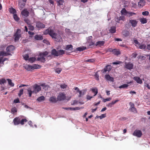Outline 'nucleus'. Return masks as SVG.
Segmentation results:
<instances>
[{
    "label": "nucleus",
    "instance_id": "10",
    "mask_svg": "<svg viewBox=\"0 0 150 150\" xmlns=\"http://www.w3.org/2000/svg\"><path fill=\"white\" fill-rule=\"evenodd\" d=\"M15 47L13 45H10L8 46L6 48V50L9 53L12 52L14 50Z\"/></svg>",
    "mask_w": 150,
    "mask_h": 150
},
{
    "label": "nucleus",
    "instance_id": "31",
    "mask_svg": "<svg viewBox=\"0 0 150 150\" xmlns=\"http://www.w3.org/2000/svg\"><path fill=\"white\" fill-rule=\"evenodd\" d=\"M134 15H136V13H134V12H128V11L127 13V14L126 15V16L128 17H130Z\"/></svg>",
    "mask_w": 150,
    "mask_h": 150
},
{
    "label": "nucleus",
    "instance_id": "26",
    "mask_svg": "<svg viewBox=\"0 0 150 150\" xmlns=\"http://www.w3.org/2000/svg\"><path fill=\"white\" fill-rule=\"evenodd\" d=\"M91 90L92 92L94 93V94L93 96H95L98 93V89L96 88H91Z\"/></svg>",
    "mask_w": 150,
    "mask_h": 150
},
{
    "label": "nucleus",
    "instance_id": "6",
    "mask_svg": "<svg viewBox=\"0 0 150 150\" xmlns=\"http://www.w3.org/2000/svg\"><path fill=\"white\" fill-rule=\"evenodd\" d=\"M133 135L138 137H140L142 135V133L141 130L136 129L134 131Z\"/></svg>",
    "mask_w": 150,
    "mask_h": 150
},
{
    "label": "nucleus",
    "instance_id": "24",
    "mask_svg": "<svg viewBox=\"0 0 150 150\" xmlns=\"http://www.w3.org/2000/svg\"><path fill=\"white\" fill-rule=\"evenodd\" d=\"M125 20V17L124 16H120L119 18L117 17V22H118L119 23H120V20H122L123 21H124Z\"/></svg>",
    "mask_w": 150,
    "mask_h": 150
},
{
    "label": "nucleus",
    "instance_id": "58",
    "mask_svg": "<svg viewBox=\"0 0 150 150\" xmlns=\"http://www.w3.org/2000/svg\"><path fill=\"white\" fill-rule=\"evenodd\" d=\"M23 89H21L19 91V92L18 94V96H21L23 94Z\"/></svg>",
    "mask_w": 150,
    "mask_h": 150
},
{
    "label": "nucleus",
    "instance_id": "2",
    "mask_svg": "<svg viewBox=\"0 0 150 150\" xmlns=\"http://www.w3.org/2000/svg\"><path fill=\"white\" fill-rule=\"evenodd\" d=\"M33 90L32 91L30 88H28L27 91L28 92L29 97H31L32 93H35L36 94L41 90V87L40 86L38 85L37 84H35L33 86Z\"/></svg>",
    "mask_w": 150,
    "mask_h": 150
},
{
    "label": "nucleus",
    "instance_id": "3",
    "mask_svg": "<svg viewBox=\"0 0 150 150\" xmlns=\"http://www.w3.org/2000/svg\"><path fill=\"white\" fill-rule=\"evenodd\" d=\"M51 53L52 55L57 57L64 54L65 53V51L63 50L57 51L55 49H54L52 50Z\"/></svg>",
    "mask_w": 150,
    "mask_h": 150
},
{
    "label": "nucleus",
    "instance_id": "11",
    "mask_svg": "<svg viewBox=\"0 0 150 150\" xmlns=\"http://www.w3.org/2000/svg\"><path fill=\"white\" fill-rule=\"evenodd\" d=\"M20 119L19 117H16L13 120V122L15 125H18L20 124Z\"/></svg>",
    "mask_w": 150,
    "mask_h": 150
},
{
    "label": "nucleus",
    "instance_id": "30",
    "mask_svg": "<svg viewBox=\"0 0 150 150\" xmlns=\"http://www.w3.org/2000/svg\"><path fill=\"white\" fill-rule=\"evenodd\" d=\"M41 65L37 64H34L32 66L33 69H39L41 67Z\"/></svg>",
    "mask_w": 150,
    "mask_h": 150
},
{
    "label": "nucleus",
    "instance_id": "21",
    "mask_svg": "<svg viewBox=\"0 0 150 150\" xmlns=\"http://www.w3.org/2000/svg\"><path fill=\"white\" fill-rule=\"evenodd\" d=\"M67 50H73V46L71 45H67L64 48Z\"/></svg>",
    "mask_w": 150,
    "mask_h": 150
},
{
    "label": "nucleus",
    "instance_id": "33",
    "mask_svg": "<svg viewBox=\"0 0 150 150\" xmlns=\"http://www.w3.org/2000/svg\"><path fill=\"white\" fill-rule=\"evenodd\" d=\"M110 32L112 33H115L116 32V28L114 26L111 27L110 30Z\"/></svg>",
    "mask_w": 150,
    "mask_h": 150
},
{
    "label": "nucleus",
    "instance_id": "18",
    "mask_svg": "<svg viewBox=\"0 0 150 150\" xmlns=\"http://www.w3.org/2000/svg\"><path fill=\"white\" fill-rule=\"evenodd\" d=\"M86 91V90L85 89H83L82 91H79V92H78L79 93V95L78 96L79 97H81L82 96L84 95Z\"/></svg>",
    "mask_w": 150,
    "mask_h": 150
},
{
    "label": "nucleus",
    "instance_id": "36",
    "mask_svg": "<svg viewBox=\"0 0 150 150\" xmlns=\"http://www.w3.org/2000/svg\"><path fill=\"white\" fill-rule=\"evenodd\" d=\"M57 4L58 6L62 5L64 1L63 0H59L57 1Z\"/></svg>",
    "mask_w": 150,
    "mask_h": 150
},
{
    "label": "nucleus",
    "instance_id": "27",
    "mask_svg": "<svg viewBox=\"0 0 150 150\" xmlns=\"http://www.w3.org/2000/svg\"><path fill=\"white\" fill-rule=\"evenodd\" d=\"M45 100V98L43 96H42L38 98L36 100L39 102H41L42 101H44Z\"/></svg>",
    "mask_w": 150,
    "mask_h": 150
},
{
    "label": "nucleus",
    "instance_id": "37",
    "mask_svg": "<svg viewBox=\"0 0 150 150\" xmlns=\"http://www.w3.org/2000/svg\"><path fill=\"white\" fill-rule=\"evenodd\" d=\"M49 52L47 51H45L43 52H41L39 54V55L40 56H45L48 55Z\"/></svg>",
    "mask_w": 150,
    "mask_h": 150
},
{
    "label": "nucleus",
    "instance_id": "54",
    "mask_svg": "<svg viewBox=\"0 0 150 150\" xmlns=\"http://www.w3.org/2000/svg\"><path fill=\"white\" fill-rule=\"evenodd\" d=\"M95 61V59H88V60H87L85 61V62H94Z\"/></svg>",
    "mask_w": 150,
    "mask_h": 150
},
{
    "label": "nucleus",
    "instance_id": "34",
    "mask_svg": "<svg viewBox=\"0 0 150 150\" xmlns=\"http://www.w3.org/2000/svg\"><path fill=\"white\" fill-rule=\"evenodd\" d=\"M88 46L90 47H91V46L93 45L94 44V42L93 41V40L90 41L89 39V41H88Z\"/></svg>",
    "mask_w": 150,
    "mask_h": 150
},
{
    "label": "nucleus",
    "instance_id": "22",
    "mask_svg": "<svg viewBox=\"0 0 150 150\" xmlns=\"http://www.w3.org/2000/svg\"><path fill=\"white\" fill-rule=\"evenodd\" d=\"M22 14L25 17H27L29 16V13L26 11L24 10L21 12Z\"/></svg>",
    "mask_w": 150,
    "mask_h": 150
},
{
    "label": "nucleus",
    "instance_id": "59",
    "mask_svg": "<svg viewBox=\"0 0 150 150\" xmlns=\"http://www.w3.org/2000/svg\"><path fill=\"white\" fill-rule=\"evenodd\" d=\"M129 105L130 106V108H132L135 107L134 104V103H132V102H130L129 103Z\"/></svg>",
    "mask_w": 150,
    "mask_h": 150
},
{
    "label": "nucleus",
    "instance_id": "40",
    "mask_svg": "<svg viewBox=\"0 0 150 150\" xmlns=\"http://www.w3.org/2000/svg\"><path fill=\"white\" fill-rule=\"evenodd\" d=\"M86 49V47H79L76 48V50L78 51H81L84 50Z\"/></svg>",
    "mask_w": 150,
    "mask_h": 150
},
{
    "label": "nucleus",
    "instance_id": "14",
    "mask_svg": "<svg viewBox=\"0 0 150 150\" xmlns=\"http://www.w3.org/2000/svg\"><path fill=\"white\" fill-rule=\"evenodd\" d=\"M37 60L38 61H40L43 63H44L46 61L45 58L44 56L40 55L39 57L37 58Z\"/></svg>",
    "mask_w": 150,
    "mask_h": 150
},
{
    "label": "nucleus",
    "instance_id": "44",
    "mask_svg": "<svg viewBox=\"0 0 150 150\" xmlns=\"http://www.w3.org/2000/svg\"><path fill=\"white\" fill-rule=\"evenodd\" d=\"M24 59L26 61L28 60L29 56L28 54H26L23 56Z\"/></svg>",
    "mask_w": 150,
    "mask_h": 150
},
{
    "label": "nucleus",
    "instance_id": "15",
    "mask_svg": "<svg viewBox=\"0 0 150 150\" xmlns=\"http://www.w3.org/2000/svg\"><path fill=\"white\" fill-rule=\"evenodd\" d=\"M105 78L107 81L113 82L114 81V78L111 77L109 74H107L105 75Z\"/></svg>",
    "mask_w": 150,
    "mask_h": 150
},
{
    "label": "nucleus",
    "instance_id": "42",
    "mask_svg": "<svg viewBox=\"0 0 150 150\" xmlns=\"http://www.w3.org/2000/svg\"><path fill=\"white\" fill-rule=\"evenodd\" d=\"M10 12L11 13H13L14 15L16 14V11L15 9L12 8L10 9Z\"/></svg>",
    "mask_w": 150,
    "mask_h": 150
},
{
    "label": "nucleus",
    "instance_id": "12",
    "mask_svg": "<svg viewBox=\"0 0 150 150\" xmlns=\"http://www.w3.org/2000/svg\"><path fill=\"white\" fill-rule=\"evenodd\" d=\"M136 46L138 48L142 50H146V45L145 44L142 43L139 44V46L136 45Z\"/></svg>",
    "mask_w": 150,
    "mask_h": 150
},
{
    "label": "nucleus",
    "instance_id": "7",
    "mask_svg": "<svg viewBox=\"0 0 150 150\" xmlns=\"http://www.w3.org/2000/svg\"><path fill=\"white\" fill-rule=\"evenodd\" d=\"M66 96L65 94L63 93H60L58 95L57 99L59 100H63L66 99Z\"/></svg>",
    "mask_w": 150,
    "mask_h": 150
},
{
    "label": "nucleus",
    "instance_id": "48",
    "mask_svg": "<svg viewBox=\"0 0 150 150\" xmlns=\"http://www.w3.org/2000/svg\"><path fill=\"white\" fill-rule=\"evenodd\" d=\"M13 18L16 21H17L19 20V18L16 14L13 15Z\"/></svg>",
    "mask_w": 150,
    "mask_h": 150
},
{
    "label": "nucleus",
    "instance_id": "56",
    "mask_svg": "<svg viewBox=\"0 0 150 150\" xmlns=\"http://www.w3.org/2000/svg\"><path fill=\"white\" fill-rule=\"evenodd\" d=\"M111 100V98H107L106 99H103V102H105L106 101H110Z\"/></svg>",
    "mask_w": 150,
    "mask_h": 150
},
{
    "label": "nucleus",
    "instance_id": "29",
    "mask_svg": "<svg viewBox=\"0 0 150 150\" xmlns=\"http://www.w3.org/2000/svg\"><path fill=\"white\" fill-rule=\"evenodd\" d=\"M111 70L110 66L109 65H107L106 66L105 68L104 69V71L106 72L107 71H109Z\"/></svg>",
    "mask_w": 150,
    "mask_h": 150
},
{
    "label": "nucleus",
    "instance_id": "47",
    "mask_svg": "<svg viewBox=\"0 0 150 150\" xmlns=\"http://www.w3.org/2000/svg\"><path fill=\"white\" fill-rule=\"evenodd\" d=\"M40 86H42L43 87V88L45 90H46V89H47L48 88H49V86L47 85H45V84H41Z\"/></svg>",
    "mask_w": 150,
    "mask_h": 150
},
{
    "label": "nucleus",
    "instance_id": "55",
    "mask_svg": "<svg viewBox=\"0 0 150 150\" xmlns=\"http://www.w3.org/2000/svg\"><path fill=\"white\" fill-rule=\"evenodd\" d=\"M106 117V114H102L100 116H98V117L100 118V119H103Z\"/></svg>",
    "mask_w": 150,
    "mask_h": 150
},
{
    "label": "nucleus",
    "instance_id": "51",
    "mask_svg": "<svg viewBox=\"0 0 150 150\" xmlns=\"http://www.w3.org/2000/svg\"><path fill=\"white\" fill-rule=\"evenodd\" d=\"M95 78L96 79V80L98 81L99 80V75L97 72H96L95 74L94 75Z\"/></svg>",
    "mask_w": 150,
    "mask_h": 150
},
{
    "label": "nucleus",
    "instance_id": "38",
    "mask_svg": "<svg viewBox=\"0 0 150 150\" xmlns=\"http://www.w3.org/2000/svg\"><path fill=\"white\" fill-rule=\"evenodd\" d=\"M7 80L8 82V84L11 86L13 87L14 86V84L12 82L11 80L10 79H7Z\"/></svg>",
    "mask_w": 150,
    "mask_h": 150
},
{
    "label": "nucleus",
    "instance_id": "53",
    "mask_svg": "<svg viewBox=\"0 0 150 150\" xmlns=\"http://www.w3.org/2000/svg\"><path fill=\"white\" fill-rule=\"evenodd\" d=\"M149 14V13L148 11H145L142 12V15L145 16H147Z\"/></svg>",
    "mask_w": 150,
    "mask_h": 150
},
{
    "label": "nucleus",
    "instance_id": "1",
    "mask_svg": "<svg viewBox=\"0 0 150 150\" xmlns=\"http://www.w3.org/2000/svg\"><path fill=\"white\" fill-rule=\"evenodd\" d=\"M44 35L49 34L55 41L61 42L62 40L59 33H56L53 29L48 28L43 32Z\"/></svg>",
    "mask_w": 150,
    "mask_h": 150
},
{
    "label": "nucleus",
    "instance_id": "28",
    "mask_svg": "<svg viewBox=\"0 0 150 150\" xmlns=\"http://www.w3.org/2000/svg\"><path fill=\"white\" fill-rule=\"evenodd\" d=\"M105 43V42L103 41H98L96 42V45L100 46H103Z\"/></svg>",
    "mask_w": 150,
    "mask_h": 150
},
{
    "label": "nucleus",
    "instance_id": "5",
    "mask_svg": "<svg viewBox=\"0 0 150 150\" xmlns=\"http://www.w3.org/2000/svg\"><path fill=\"white\" fill-rule=\"evenodd\" d=\"M125 67L129 70H131L132 69L133 67V64L132 63H131V62H129L128 63H127V62H125Z\"/></svg>",
    "mask_w": 150,
    "mask_h": 150
},
{
    "label": "nucleus",
    "instance_id": "25",
    "mask_svg": "<svg viewBox=\"0 0 150 150\" xmlns=\"http://www.w3.org/2000/svg\"><path fill=\"white\" fill-rule=\"evenodd\" d=\"M140 21L142 24H145L147 23V19L144 18H141L140 19Z\"/></svg>",
    "mask_w": 150,
    "mask_h": 150
},
{
    "label": "nucleus",
    "instance_id": "35",
    "mask_svg": "<svg viewBox=\"0 0 150 150\" xmlns=\"http://www.w3.org/2000/svg\"><path fill=\"white\" fill-rule=\"evenodd\" d=\"M49 100L50 102L54 103H55L57 101V100L56 98L54 97L50 98Z\"/></svg>",
    "mask_w": 150,
    "mask_h": 150
},
{
    "label": "nucleus",
    "instance_id": "57",
    "mask_svg": "<svg viewBox=\"0 0 150 150\" xmlns=\"http://www.w3.org/2000/svg\"><path fill=\"white\" fill-rule=\"evenodd\" d=\"M146 59V57L144 56L140 55L138 57V59H140L142 60H144Z\"/></svg>",
    "mask_w": 150,
    "mask_h": 150
},
{
    "label": "nucleus",
    "instance_id": "60",
    "mask_svg": "<svg viewBox=\"0 0 150 150\" xmlns=\"http://www.w3.org/2000/svg\"><path fill=\"white\" fill-rule=\"evenodd\" d=\"M134 42L135 43L136 45L139 46V45L140 43L137 40H134Z\"/></svg>",
    "mask_w": 150,
    "mask_h": 150
},
{
    "label": "nucleus",
    "instance_id": "16",
    "mask_svg": "<svg viewBox=\"0 0 150 150\" xmlns=\"http://www.w3.org/2000/svg\"><path fill=\"white\" fill-rule=\"evenodd\" d=\"M145 1H140L138 4V6L140 8H142L145 5Z\"/></svg>",
    "mask_w": 150,
    "mask_h": 150
},
{
    "label": "nucleus",
    "instance_id": "32",
    "mask_svg": "<svg viewBox=\"0 0 150 150\" xmlns=\"http://www.w3.org/2000/svg\"><path fill=\"white\" fill-rule=\"evenodd\" d=\"M128 11L126 10L125 8H123L121 11V13L122 15L126 16Z\"/></svg>",
    "mask_w": 150,
    "mask_h": 150
},
{
    "label": "nucleus",
    "instance_id": "61",
    "mask_svg": "<svg viewBox=\"0 0 150 150\" xmlns=\"http://www.w3.org/2000/svg\"><path fill=\"white\" fill-rule=\"evenodd\" d=\"M119 101V100H115V101H112L111 103V104L112 105L115 104V103H116L117 102H118Z\"/></svg>",
    "mask_w": 150,
    "mask_h": 150
},
{
    "label": "nucleus",
    "instance_id": "39",
    "mask_svg": "<svg viewBox=\"0 0 150 150\" xmlns=\"http://www.w3.org/2000/svg\"><path fill=\"white\" fill-rule=\"evenodd\" d=\"M129 110L131 112L134 113H137V110L136 108L134 107L132 108H129Z\"/></svg>",
    "mask_w": 150,
    "mask_h": 150
},
{
    "label": "nucleus",
    "instance_id": "17",
    "mask_svg": "<svg viewBox=\"0 0 150 150\" xmlns=\"http://www.w3.org/2000/svg\"><path fill=\"white\" fill-rule=\"evenodd\" d=\"M122 33L123 35L125 37H127L129 36L130 34V32L129 31H128L127 30H122Z\"/></svg>",
    "mask_w": 150,
    "mask_h": 150
},
{
    "label": "nucleus",
    "instance_id": "41",
    "mask_svg": "<svg viewBox=\"0 0 150 150\" xmlns=\"http://www.w3.org/2000/svg\"><path fill=\"white\" fill-rule=\"evenodd\" d=\"M129 86V85L128 84H124L123 85H122L119 87V88H125Z\"/></svg>",
    "mask_w": 150,
    "mask_h": 150
},
{
    "label": "nucleus",
    "instance_id": "19",
    "mask_svg": "<svg viewBox=\"0 0 150 150\" xmlns=\"http://www.w3.org/2000/svg\"><path fill=\"white\" fill-rule=\"evenodd\" d=\"M35 39L37 40H42L43 38L42 35H36L34 37Z\"/></svg>",
    "mask_w": 150,
    "mask_h": 150
},
{
    "label": "nucleus",
    "instance_id": "49",
    "mask_svg": "<svg viewBox=\"0 0 150 150\" xmlns=\"http://www.w3.org/2000/svg\"><path fill=\"white\" fill-rule=\"evenodd\" d=\"M28 28L31 31H33L34 29V27L32 25L30 24H29L28 26Z\"/></svg>",
    "mask_w": 150,
    "mask_h": 150
},
{
    "label": "nucleus",
    "instance_id": "62",
    "mask_svg": "<svg viewBox=\"0 0 150 150\" xmlns=\"http://www.w3.org/2000/svg\"><path fill=\"white\" fill-rule=\"evenodd\" d=\"M113 49H112V48H109L107 50L106 52H112L113 53Z\"/></svg>",
    "mask_w": 150,
    "mask_h": 150
},
{
    "label": "nucleus",
    "instance_id": "43",
    "mask_svg": "<svg viewBox=\"0 0 150 150\" xmlns=\"http://www.w3.org/2000/svg\"><path fill=\"white\" fill-rule=\"evenodd\" d=\"M36 60V59L34 57H32L29 58L28 59L29 61L31 63H33Z\"/></svg>",
    "mask_w": 150,
    "mask_h": 150
},
{
    "label": "nucleus",
    "instance_id": "52",
    "mask_svg": "<svg viewBox=\"0 0 150 150\" xmlns=\"http://www.w3.org/2000/svg\"><path fill=\"white\" fill-rule=\"evenodd\" d=\"M60 86L62 88L64 89L67 88V85L65 84H61Z\"/></svg>",
    "mask_w": 150,
    "mask_h": 150
},
{
    "label": "nucleus",
    "instance_id": "64",
    "mask_svg": "<svg viewBox=\"0 0 150 150\" xmlns=\"http://www.w3.org/2000/svg\"><path fill=\"white\" fill-rule=\"evenodd\" d=\"M62 69H57L55 70V72H57V73L59 74L61 72V71H62Z\"/></svg>",
    "mask_w": 150,
    "mask_h": 150
},
{
    "label": "nucleus",
    "instance_id": "46",
    "mask_svg": "<svg viewBox=\"0 0 150 150\" xmlns=\"http://www.w3.org/2000/svg\"><path fill=\"white\" fill-rule=\"evenodd\" d=\"M27 121L26 119H23L21 121H20V123L21 125H23L24 124V122H26Z\"/></svg>",
    "mask_w": 150,
    "mask_h": 150
},
{
    "label": "nucleus",
    "instance_id": "50",
    "mask_svg": "<svg viewBox=\"0 0 150 150\" xmlns=\"http://www.w3.org/2000/svg\"><path fill=\"white\" fill-rule=\"evenodd\" d=\"M11 111L13 113V114H14L17 112V110L16 108H13L11 109Z\"/></svg>",
    "mask_w": 150,
    "mask_h": 150
},
{
    "label": "nucleus",
    "instance_id": "45",
    "mask_svg": "<svg viewBox=\"0 0 150 150\" xmlns=\"http://www.w3.org/2000/svg\"><path fill=\"white\" fill-rule=\"evenodd\" d=\"M6 80L5 79L2 78L0 79V84L1 85L4 84L6 83Z\"/></svg>",
    "mask_w": 150,
    "mask_h": 150
},
{
    "label": "nucleus",
    "instance_id": "4",
    "mask_svg": "<svg viewBox=\"0 0 150 150\" xmlns=\"http://www.w3.org/2000/svg\"><path fill=\"white\" fill-rule=\"evenodd\" d=\"M21 31L20 29H18L17 30L16 33L15 34L14 36L15 37L14 40L15 42L18 41L21 37V35L20 34Z\"/></svg>",
    "mask_w": 150,
    "mask_h": 150
},
{
    "label": "nucleus",
    "instance_id": "20",
    "mask_svg": "<svg viewBox=\"0 0 150 150\" xmlns=\"http://www.w3.org/2000/svg\"><path fill=\"white\" fill-rule=\"evenodd\" d=\"M121 53L120 50L118 49H113V54L116 55H118Z\"/></svg>",
    "mask_w": 150,
    "mask_h": 150
},
{
    "label": "nucleus",
    "instance_id": "8",
    "mask_svg": "<svg viewBox=\"0 0 150 150\" xmlns=\"http://www.w3.org/2000/svg\"><path fill=\"white\" fill-rule=\"evenodd\" d=\"M36 26L38 28H42L45 27V25L40 21H37L35 22Z\"/></svg>",
    "mask_w": 150,
    "mask_h": 150
},
{
    "label": "nucleus",
    "instance_id": "23",
    "mask_svg": "<svg viewBox=\"0 0 150 150\" xmlns=\"http://www.w3.org/2000/svg\"><path fill=\"white\" fill-rule=\"evenodd\" d=\"M25 69L28 71H30L33 69L32 66L26 65L24 67Z\"/></svg>",
    "mask_w": 150,
    "mask_h": 150
},
{
    "label": "nucleus",
    "instance_id": "63",
    "mask_svg": "<svg viewBox=\"0 0 150 150\" xmlns=\"http://www.w3.org/2000/svg\"><path fill=\"white\" fill-rule=\"evenodd\" d=\"M137 55V54L135 53H132V57L133 58H135Z\"/></svg>",
    "mask_w": 150,
    "mask_h": 150
},
{
    "label": "nucleus",
    "instance_id": "9",
    "mask_svg": "<svg viewBox=\"0 0 150 150\" xmlns=\"http://www.w3.org/2000/svg\"><path fill=\"white\" fill-rule=\"evenodd\" d=\"M129 22L133 27H135L138 23V21L136 20H129Z\"/></svg>",
    "mask_w": 150,
    "mask_h": 150
},
{
    "label": "nucleus",
    "instance_id": "13",
    "mask_svg": "<svg viewBox=\"0 0 150 150\" xmlns=\"http://www.w3.org/2000/svg\"><path fill=\"white\" fill-rule=\"evenodd\" d=\"M133 79L138 83L141 84L142 83V80L140 77L138 76H135L133 77Z\"/></svg>",
    "mask_w": 150,
    "mask_h": 150
}]
</instances>
